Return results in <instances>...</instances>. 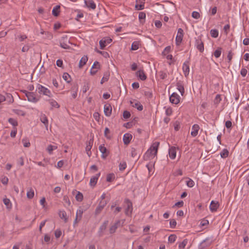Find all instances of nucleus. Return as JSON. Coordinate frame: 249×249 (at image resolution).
Listing matches in <instances>:
<instances>
[{
	"label": "nucleus",
	"instance_id": "f257e3e1",
	"mask_svg": "<svg viewBox=\"0 0 249 249\" xmlns=\"http://www.w3.org/2000/svg\"><path fill=\"white\" fill-rule=\"evenodd\" d=\"M160 143L156 142L150 147L145 153V155L149 159L153 158L157 155L158 152V147Z\"/></svg>",
	"mask_w": 249,
	"mask_h": 249
},
{
	"label": "nucleus",
	"instance_id": "f03ea898",
	"mask_svg": "<svg viewBox=\"0 0 249 249\" xmlns=\"http://www.w3.org/2000/svg\"><path fill=\"white\" fill-rule=\"evenodd\" d=\"M36 90L40 94H43L49 97H52L53 96L51 91L48 89L41 85L38 84L37 85Z\"/></svg>",
	"mask_w": 249,
	"mask_h": 249
},
{
	"label": "nucleus",
	"instance_id": "7ed1b4c3",
	"mask_svg": "<svg viewBox=\"0 0 249 249\" xmlns=\"http://www.w3.org/2000/svg\"><path fill=\"white\" fill-rule=\"evenodd\" d=\"M70 44H71V43L67 36H64L61 37L60 40V45L61 48L65 49H69L70 48Z\"/></svg>",
	"mask_w": 249,
	"mask_h": 249
},
{
	"label": "nucleus",
	"instance_id": "20e7f679",
	"mask_svg": "<svg viewBox=\"0 0 249 249\" xmlns=\"http://www.w3.org/2000/svg\"><path fill=\"white\" fill-rule=\"evenodd\" d=\"M25 93L28 101L35 103L39 101L34 92L25 91Z\"/></svg>",
	"mask_w": 249,
	"mask_h": 249
},
{
	"label": "nucleus",
	"instance_id": "39448f33",
	"mask_svg": "<svg viewBox=\"0 0 249 249\" xmlns=\"http://www.w3.org/2000/svg\"><path fill=\"white\" fill-rule=\"evenodd\" d=\"M124 203L126 205V207L125 209V213L127 215H129L132 213V204L128 199H125Z\"/></svg>",
	"mask_w": 249,
	"mask_h": 249
},
{
	"label": "nucleus",
	"instance_id": "423d86ee",
	"mask_svg": "<svg viewBox=\"0 0 249 249\" xmlns=\"http://www.w3.org/2000/svg\"><path fill=\"white\" fill-rule=\"evenodd\" d=\"M183 34V30L181 28L178 29L177 35L176 37V44L177 46H179L181 43Z\"/></svg>",
	"mask_w": 249,
	"mask_h": 249
},
{
	"label": "nucleus",
	"instance_id": "0eeeda50",
	"mask_svg": "<svg viewBox=\"0 0 249 249\" xmlns=\"http://www.w3.org/2000/svg\"><path fill=\"white\" fill-rule=\"evenodd\" d=\"M112 40L109 37H105L103 38L99 41V45L101 49H104L107 45L110 43Z\"/></svg>",
	"mask_w": 249,
	"mask_h": 249
},
{
	"label": "nucleus",
	"instance_id": "6e6552de",
	"mask_svg": "<svg viewBox=\"0 0 249 249\" xmlns=\"http://www.w3.org/2000/svg\"><path fill=\"white\" fill-rule=\"evenodd\" d=\"M107 204L106 200H101L99 203L98 206L95 209V214L97 215L101 213L103 209L106 206Z\"/></svg>",
	"mask_w": 249,
	"mask_h": 249
},
{
	"label": "nucleus",
	"instance_id": "1a4fd4ad",
	"mask_svg": "<svg viewBox=\"0 0 249 249\" xmlns=\"http://www.w3.org/2000/svg\"><path fill=\"white\" fill-rule=\"evenodd\" d=\"M169 100L172 104L177 105L180 101V97L177 93L174 92L170 96Z\"/></svg>",
	"mask_w": 249,
	"mask_h": 249
},
{
	"label": "nucleus",
	"instance_id": "9d476101",
	"mask_svg": "<svg viewBox=\"0 0 249 249\" xmlns=\"http://www.w3.org/2000/svg\"><path fill=\"white\" fill-rule=\"evenodd\" d=\"M182 70L184 76L186 77H187L190 72L189 61L188 60L185 61L183 64Z\"/></svg>",
	"mask_w": 249,
	"mask_h": 249
},
{
	"label": "nucleus",
	"instance_id": "9b49d317",
	"mask_svg": "<svg viewBox=\"0 0 249 249\" xmlns=\"http://www.w3.org/2000/svg\"><path fill=\"white\" fill-rule=\"evenodd\" d=\"M100 151L102 153L101 157L103 159H106L109 154V152L107 150L106 147H105L104 144H101L99 147Z\"/></svg>",
	"mask_w": 249,
	"mask_h": 249
},
{
	"label": "nucleus",
	"instance_id": "f8f14e48",
	"mask_svg": "<svg viewBox=\"0 0 249 249\" xmlns=\"http://www.w3.org/2000/svg\"><path fill=\"white\" fill-rule=\"evenodd\" d=\"M93 142V139H90L88 142H87V145L86 147V151L87 155L89 157L91 155V152L90 151L91 148L92 146Z\"/></svg>",
	"mask_w": 249,
	"mask_h": 249
},
{
	"label": "nucleus",
	"instance_id": "ddd939ff",
	"mask_svg": "<svg viewBox=\"0 0 249 249\" xmlns=\"http://www.w3.org/2000/svg\"><path fill=\"white\" fill-rule=\"evenodd\" d=\"M121 221L120 220H117L113 225L111 226L109 228V232L110 233H113L115 232L116 229L120 226H122L124 222L121 224Z\"/></svg>",
	"mask_w": 249,
	"mask_h": 249
},
{
	"label": "nucleus",
	"instance_id": "4468645a",
	"mask_svg": "<svg viewBox=\"0 0 249 249\" xmlns=\"http://www.w3.org/2000/svg\"><path fill=\"white\" fill-rule=\"evenodd\" d=\"M219 204L217 201L212 200L210 205V210L211 212H216L219 208Z\"/></svg>",
	"mask_w": 249,
	"mask_h": 249
},
{
	"label": "nucleus",
	"instance_id": "2eb2a0df",
	"mask_svg": "<svg viewBox=\"0 0 249 249\" xmlns=\"http://www.w3.org/2000/svg\"><path fill=\"white\" fill-rule=\"evenodd\" d=\"M104 113L107 116H110L112 112V107L110 104H107L104 105Z\"/></svg>",
	"mask_w": 249,
	"mask_h": 249
},
{
	"label": "nucleus",
	"instance_id": "dca6fc26",
	"mask_svg": "<svg viewBox=\"0 0 249 249\" xmlns=\"http://www.w3.org/2000/svg\"><path fill=\"white\" fill-rule=\"evenodd\" d=\"M84 3L86 6L89 9L94 10L96 8V4L93 0H85Z\"/></svg>",
	"mask_w": 249,
	"mask_h": 249
},
{
	"label": "nucleus",
	"instance_id": "f3484780",
	"mask_svg": "<svg viewBox=\"0 0 249 249\" xmlns=\"http://www.w3.org/2000/svg\"><path fill=\"white\" fill-rule=\"evenodd\" d=\"M177 150L176 148L174 146H172L169 149V155L171 159L174 160L176 157Z\"/></svg>",
	"mask_w": 249,
	"mask_h": 249
},
{
	"label": "nucleus",
	"instance_id": "a211bd4d",
	"mask_svg": "<svg viewBox=\"0 0 249 249\" xmlns=\"http://www.w3.org/2000/svg\"><path fill=\"white\" fill-rule=\"evenodd\" d=\"M199 126L197 124H195L192 126V131L191 132V135L195 137L198 134V132L199 129Z\"/></svg>",
	"mask_w": 249,
	"mask_h": 249
},
{
	"label": "nucleus",
	"instance_id": "6ab92c4d",
	"mask_svg": "<svg viewBox=\"0 0 249 249\" xmlns=\"http://www.w3.org/2000/svg\"><path fill=\"white\" fill-rule=\"evenodd\" d=\"M132 135L129 133H125L123 136V142L124 144H128L130 143L132 139Z\"/></svg>",
	"mask_w": 249,
	"mask_h": 249
},
{
	"label": "nucleus",
	"instance_id": "aec40b11",
	"mask_svg": "<svg viewBox=\"0 0 249 249\" xmlns=\"http://www.w3.org/2000/svg\"><path fill=\"white\" fill-rule=\"evenodd\" d=\"M108 223V221L106 220L100 227V228H99V230L98 231L99 235L100 236H102V235H103L102 232H103L104 231H105L106 229Z\"/></svg>",
	"mask_w": 249,
	"mask_h": 249
},
{
	"label": "nucleus",
	"instance_id": "412c9836",
	"mask_svg": "<svg viewBox=\"0 0 249 249\" xmlns=\"http://www.w3.org/2000/svg\"><path fill=\"white\" fill-rule=\"evenodd\" d=\"M40 120L43 124H44L46 129L48 130V120L46 115L44 114H42L40 117Z\"/></svg>",
	"mask_w": 249,
	"mask_h": 249
},
{
	"label": "nucleus",
	"instance_id": "4be33fe9",
	"mask_svg": "<svg viewBox=\"0 0 249 249\" xmlns=\"http://www.w3.org/2000/svg\"><path fill=\"white\" fill-rule=\"evenodd\" d=\"M100 173H99L96 174L95 176H93L90 178L89 183L91 186H94L95 185V184L97 183L98 179L99 177H100Z\"/></svg>",
	"mask_w": 249,
	"mask_h": 249
},
{
	"label": "nucleus",
	"instance_id": "5701e85b",
	"mask_svg": "<svg viewBox=\"0 0 249 249\" xmlns=\"http://www.w3.org/2000/svg\"><path fill=\"white\" fill-rule=\"evenodd\" d=\"M196 48L200 52H203L204 51V44L201 40H196Z\"/></svg>",
	"mask_w": 249,
	"mask_h": 249
},
{
	"label": "nucleus",
	"instance_id": "b1692460",
	"mask_svg": "<svg viewBox=\"0 0 249 249\" xmlns=\"http://www.w3.org/2000/svg\"><path fill=\"white\" fill-rule=\"evenodd\" d=\"M109 77H110L109 71H106L104 73V76L101 79V84H103L104 82L107 81L109 78Z\"/></svg>",
	"mask_w": 249,
	"mask_h": 249
},
{
	"label": "nucleus",
	"instance_id": "393cba45",
	"mask_svg": "<svg viewBox=\"0 0 249 249\" xmlns=\"http://www.w3.org/2000/svg\"><path fill=\"white\" fill-rule=\"evenodd\" d=\"M137 75L140 79L143 81L145 80L147 78L146 75L144 73L143 70H139L137 72Z\"/></svg>",
	"mask_w": 249,
	"mask_h": 249
},
{
	"label": "nucleus",
	"instance_id": "a878e982",
	"mask_svg": "<svg viewBox=\"0 0 249 249\" xmlns=\"http://www.w3.org/2000/svg\"><path fill=\"white\" fill-rule=\"evenodd\" d=\"M88 60V58L87 56L85 55L83 56L79 63V67L80 68H82L84 65H85L86 64Z\"/></svg>",
	"mask_w": 249,
	"mask_h": 249
},
{
	"label": "nucleus",
	"instance_id": "bb28decb",
	"mask_svg": "<svg viewBox=\"0 0 249 249\" xmlns=\"http://www.w3.org/2000/svg\"><path fill=\"white\" fill-rule=\"evenodd\" d=\"M130 103L132 104V107H136L139 111H142L143 109V106L140 102H137L134 104H133L132 102Z\"/></svg>",
	"mask_w": 249,
	"mask_h": 249
},
{
	"label": "nucleus",
	"instance_id": "cd10ccee",
	"mask_svg": "<svg viewBox=\"0 0 249 249\" xmlns=\"http://www.w3.org/2000/svg\"><path fill=\"white\" fill-rule=\"evenodd\" d=\"M145 14L144 12H140L139 14V19L141 23L143 24L145 22Z\"/></svg>",
	"mask_w": 249,
	"mask_h": 249
},
{
	"label": "nucleus",
	"instance_id": "c85d7f7f",
	"mask_svg": "<svg viewBox=\"0 0 249 249\" xmlns=\"http://www.w3.org/2000/svg\"><path fill=\"white\" fill-rule=\"evenodd\" d=\"M140 43L139 41H134L131 45V50L132 51L137 50L139 48Z\"/></svg>",
	"mask_w": 249,
	"mask_h": 249
},
{
	"label": "nucleus",
	"instance_id": "c756f323",
	"mask_svg": "<svg viewBox=\"0 0 249 249\" xmlns=\"http://www.w3.org/2000/svg\"><path fill=\"white\" fill-rule=\"evenodd\" d=\"M48 101L52 107L59 108L60 107V106L55 100L53 99H50Z\"/></svg>",
	"mask_w": 249,
	"mask_h": 249
},
{
	"label": "nucleus",
	"instance_id": "7c9ffc66",
	"mask_svg": "<svg viewBox=\"0 0 249 249\" xmlns=\"http://www.w3.org/2000/svg\"><path fill=\"white\" fill-rule=\"evenodd\" d=\"M60 6L59 5H56L55 7H53V11H52V14L54 16H57L59 15V9H60Z\"/></svg>",
	"mask_w": 249,
	"mask_h": 249
},
{
	"label": "nucleus",
	"instance_id": "2f4dec72",
	"mask_svg": "<svg viewBox=\"0 0 249 249\" xmlns=\"http://www.w3.org/2000/svg\"><path fill=\"white\" fill-rule=\"evenodd\" d=\"M4 204L6 205V208L8 209H10L12 208V204L9 199L4 198L3 200Z\"/></svg>",
	"mask_w": 249,
	"mask_h": 249
},
{
	"label": "nucleus",
	"instance_id": "473e14b6",
	"mask_svg": "<svg viewBox=\"0 0 249 249\" xmlns=\"http://www.w3.org/2000/svg\"><path fill=\"white\" fill-rule=\"evenodd\" d=\"M62 77L63 79L67 83H70L71 81V76L67 72H64L63 74Z\"/></svg>",
	"mask_w": 249,
	"mask_h": 249
},
{
	"label": "nucleus",
	"instance_id": "72a5a7b5",
	"mask_svg": "<svg viewBox=\"0 0 249 249\" xmlns=\"http://www.w3.org/2000/svg\"><path fill=\"white\" fill-rule=\"evenodd\" d=\"M229 151L227 149H224L220 152V156L222 158L225 159L229 156Z\"/></svg>",
	"mask_w": 249,
	"mask_h": 249
},
{
	"label": "nucleus",
	"instance_id": "f704fd0d",
	"mask_svg": "<svg viewBox=\"0 0 249 249\" xmlns=\"http://www.w3.org/2000/svg\"><path fill=\"white\" fill-rule=\"evenodd\" d=\"M115 176L114 174L110 173L107 175V182H112L115 179Z\"/></svg>",
	"mask_w": 249,
	"mask_h": 249
},
{
	"label": "nucleus",
	"instance_id": "c9c22d12",
	"mask_svg": "<svg viewBox=\"0 0 249 249\" xmlns=\"http://www.w3.org/2000/svg\"><path fill=\"white\" fill-rule=\"evenodd\" d=\"M188 243V240L187 239H184L182 242L180 243L178 245L179 249H183Z\"/></svg>",
	"mask_w": 249,
	"mask_h": 249
},
{
	"label": "nucleus",
	"instance_id": "e433bc0d",
	"mask_svg": "<svg viewBox=\"0 0 249 249\" xmlns=\"http://www.w3.org/2000/svg\"><path fill=\"white\" fill-rule=\"evenodd\" d=\"M211 36L212 37L216 38L218 36V31L216 29H212L210 31Z\"/></svg>",
	"mask_w": 249,
	"mask_h": 249
},
{
	"label": "nucleus",
	"instance_id": "4c0bfd02",
	"mask_svg": "<svg viewBox=\"0 0 249 249\" xmlns=\"http://www.w3.org/2000/svg\"><path fill=\"white\" fill-rule=\"evenodd\" d=\"M34 196V191L32 189H30L27 192V197L29 199H32Z\"/></svg>",
	"mask_w": 249,
	"mask_h": 249
},
{
	"label": "nucleus",
	"instance_id": "58836bf2",
	"mask_svg": "<svg viewBox=\"0 0 249 249\" xmlns=\"http://www.w3.org/2000/svg\"><path fill=\"white\" fill-rule=\"evenodd\" d=\"M8 122L14 127L17 126L18 125L17 121L12 118H10L8 119Z\"/></svg>",
	"mask_w": 249,
	"mask_h": 249
},
{
	"label": "nucleus",
	"instance_id": "ea45409f",
	"mask_svg": "<svg viewBox=\"0 0 249 249\" xmlns=\"http://www.w3.org/2000/svg\"><path fill=\"white\" fill-rule=\"evenodd\" d=\"M75 199L77 201L81 202L83 199V195L80 192H78L77 195L75 196Z\"/></svg>",
	"mask_w": 249,
	"mask_h": 249
},
{
	"label": "nucleus",
	"instance_id": "a19ab883",
	"mask_svg": "<svg viewBox=\"0 0 249 249\" xmlns=\"http://www.w3.org/2000/svg\"><path fill=\"white\" fill-rule=\"evenodd\" d=\"M177 89L180 92L181 95H183L184 92V89L183 86L179 83H177Z\"/></svg>",
	"mask_w": 249,
	"mask_h": 249
},
{
	"label": "nucleus",
	"instance_id": "79ce46f5",
	"mask_svg": "<svg viewBox=\"0 0 249 249\" xmlns=\"http://www.w3.org/2000/svg\"><path fill=\"white\" fill-rule=\"evenodd\" d=\"M59 216L61 219H64V221L65 222H67V218L66 217L67 214H66V213L64 211H60L59 212Z\"/></svg>",
	"mask_w": 249,
	"mask_h": 249
},
{
	"label": "nucleus",
	"instance_id": "37998d69",
	"mask_svg": "<svg viewBox=\"0 0 249 249\" xmlns=\"http://www.w3.org/2000/svg\"><path fill=\"white\" fill-rule=\"evenodd\" d=\"M56 149H57V146L52 145L51 144L49 145L47 147V151L50 154H51L52 153L53 151Z\"/></svg>",
	"mask_w": 249,
	"mask_h": 249
},
{
	"label": "nucleus",
	"instance_id": "c03bdc74",
	"mask_svg": "<svg viewBox=\"0 0 249 249\" xmlns=\"http://www.w3.org/2000/svg\"><path fill=\"white\" fill-rule=\"evenodd\" d=\"M177 236L175 234H171L168 237V241L170 243H173L175 242Z\"/></svg>",
	"mask_w": 249,
	"mask_h": 249
},
{
	"label": "nucleus",
	"instance_id": "a18cd8bd",
	"mask_svg": "<svg viewBox=\"0 0 249 249\" xmlns=\"http://www.w3.org/2000/svg\"><path fill=\"white\" fill-rule=\"evenodd\" d=\"M159 74L160 78L162 80H163V79L166 78L167 77V74L166 72H165L163 71H160L159 72Z\"/></svg>",
	"mask_w": 249,
	"mask_h": 249
},
{
	"label": "nucleus",
	"instance_id": "49530a36",
	"mask_svg": "<svg viewBox=\"0 0 249 249\" xmlns=\"http://www.w3.org/2000/svg\"><path fill=\"white\" fill-rule=\"evenodd\" d=\"M214 55L216 58H218L220 57L221 54V48H219L216 49L214 52Z\"/></svg>",
	"mask_w": 249,
	"mask_h": 249
},
{
	"label": "nucleus",
	"instance_id": "de8ad7c7",
	"mask_svg": "<svg viewBox=\"0 0 249 249\" xmlns=\"http://www.w3.org/2000/svg\"><path fill=\"white\" fill-rule=\"evenodd\" d=\"M186 185L190 188L193 187L195 185V182L191 178H189L186 181Z\"/></svg>",
	"mask_w": 249,
	"mask_h": 249
},
{
	"label": "nucleus",
	"instance_id": "09e8293b",
	"mask_svg": "<svg viewBox=\"0 0 249 249\" xmlns=\"http://www.w3.org/2000/svg\"><path fill=\"white\" fill-rule=\"evenodd\" d=\"M84 213V211L83 209L79 208L77 210L76 215L79 217V218L81 219L82 217V215Z\"/></svg>",
	"mask_w": 249,
	"mask_h": 249
},
{
	"label": "nucleus",
	"instance_id": "8fccbe9b",
	"mask_svg": "<svg viewBox=\"0 0 249 249\" xmlns=\"http://www.w3.org/2000/svg\"><path fill=\"white\" fill-rule=\"evenodd\" d=\"M131 156L133 158H137L139 157L138 156L137 149L133 147L131 148Z\"/></svg>",
	"mask_w": 249,
	"mask_h": 249
},
{
	"label": "nucleus",
	"instance_id": "3c124183",
	"mask_svg": "<svg viewBox=\"0 0 249 249\" xmlns=\"http://www.w3.org/2000/svg\"><path fill=\"white\" fill-rule=\"evenodd\" d=\"M119 170L120 171H123L124 170L126 167V163L124 161V162H121L119 164Z\"/></svg>",
	"mask_w": 249,
	"mask_h": 249
},
{
	"label": "nucleus",
	"instance_id": "603ef678",
	"mask_svg": "<svg viewBox=\"0 0 249 249\" xmlns=\"http://www.w3.org/2000/svg\"><path fill=\"white\" fill-rule=\"evenodd\" d=\"M221 101V98L220 94H217L215 97L214 100V103L215 104H218Z\"/></svg>",
	"mask_w": 249,
	"mask_h": 249
},
{
	"label": "nucleus",
	"instance_id": "864d4df0",
	"mask_svg": "<svg viewBox=\"0 0 249 249\" xmlns=\"http://www.w3.org/2000/svg\"><path fill=\"white\" fill-rule=\"evenodd\" d=\"M247 73H248V70L245 68H242L241 70H240V74L241 75V76L243 77H245L247 74Z\"/></svg>",
	"mask_w": 249,
	"mask_h": 249
},
{
	"label": "nucleus",
	"instance_id": "5fc2aeb1",
	"mask_svg": "<svg viewBox=\"0 0 249 249\" xmlns=\"http://www.w3.org/2000/svg\"><path fill=\"white\" fill-rule=\"evenodd\" d=\"M92 69H97V70H99L100 69V65L99 64V63L96 61L94 62L92 67H91Z\"/></svg>",
	"mask_w": 249,
	"mask_h": 249
},
{
	"label": "nucleus",
	"instance_id": "6e6d98bb",
	"mask_svg": "<svg viewBox=\"0 0 249 249\" xmlns=\"http://www.w3.org/2000/svg\"><path fill=\"white\" fill-rule=\"evenodd\" d=\"M144 2H142H142L140 4H136V5H135L136 9L137 10H142L143 9H144Z\"/></svg>",
	"mask_w": 249,
	"mask_h": 249
},
{
	"label": "nucleus",
	"instance_id": "4d7b16f0",
	"mask_svg": "<svg viewBox=\"0 0 249 249\" xmlns=\"http://www.w3.org/2000/svg\"><path fill=\"white\" fill-rule=\"evenodd\" d=\"M23 146L25 147H28L30 146V142L27 139H23L22 140Z\"/></svg>",
	"mask_w": 249,
	"mask_h": 249
},
{
	"label": "nucleus",
	"instance_id": "13d9d810",
	"mask_svg": "<svg viewBox=\"0 0 249 249\" xmlns=\"http://www.w3.org/2000/svg\"><path fill=\"white\" fill-rule=\"evenodd\" d=\"M192 16L195 19H198L200 18V14L196 11H194L192 13Z\"/></svg>",
	"mask_w": 249,
	"mask_h": 249
},
{
	"label": "nucleus",
	"instance_id": "bf43d9fd",
	"mask_svg": "<svg viewBox=\"0 0 249 249\" xmlns=\"http://www.w3.org/2000/svg\"><path fill=\"white\" fill-rule=\"evenodd\" d=\"M177 225V222L175 219H172L170 221V226L171 228H175Z\"/></svg>",
	"mask_w": 249,
	"mask_h": 249
},
{
	"label": "nucleus",
	"instance_id": "052dcab7",
	"mask_svg": "<svg viewBox=\"0 0 249 249\" xmlns=\"http://www.w3.org/2000/svg\"><path fill=\"white\" fill-rule=\"evenodd\" d=\"M62 234V232L60 230L57 229L54 232V235L56 238H58Z\"/></svg>",
	"mask_w": 249,
	"mask_h": 249
},
{
	"label": "nucleus",
	"instance_id": "680f3d73",
	"mask_svg": "<svg viewBox=\"0 0 249 249\" xmlns=\"http://www.w3.org/2000/svg\"><path fill=\"white\" fill-rule=\"evenodd\" d=\"M130 117V113L128 111L125 110L123 112V117L124 119H128Z\"/></svg>",
	"mask_w": 249,
	"mask_h": 249
},
{
	"label": "nucleus",
	"instance_id": "e2e57ef3",
	"mask_svg": "<svg viewBox=\"0 0 249 249\" xmlns=\"http://www.w3.org/2000/svg\"><path fill=\"white\" fill-rule=\"evenodd\" d=\"M63 201L65 203H67L68 206H70L71 205V201L67 196H64L63 198Z\"/></svg>",
	"mask_w": 249,
	"mask_h": 249
},
{
	"label": "nucleus",
	"instance_id": "0e129e2a",
	"mask_svg": "<svg viewBox=\"0 0 249 249\" xmlns=\"http://www.w3.org/2000/svg\"><path fill=\"white\" fill-rule=\"evenodd\" d=\"M233 55V53H232L231 51H230L229 52L228 55H227V57H228V59L229 60L228 62L230 63H231V61Z\"/></svg>",
	"mask_w": 249,
	"mask_h": 249
},
{
	"label": "nucleus",
	"instance_id": "69168bd1",
	"mask_svg": "<svg viewBox=\"0 0 249 249\" xmlns=\"http://www.w3.org/2000/svg\"><path fill=\"white\" fill-rule=\"evenodd\" d=\"M89 86L88 84H85L83 87L82 91L84 93H86L89 89Z\"/></svg>",
	"mask_w": 249,
	"mask_h": 249
},
{
	"label": "nucleus",
	"instance_id": "338daca9",
	"mask_svg": "<svg viewBox=\"0 0 249 249\" xmlns=\"http://www.w3.org/2000/svg\"><path fill=\"white\" fill-rule=\"evenodd\" d=\"M165 113L167 116H170L172 113V109L170 107H168L165 110Z\"/></svg>",
	"mask_w": 249,
	"mask_h": 249
},
{
	"label": "nucleus",
	"instance_id": "774afa93",
	"mask_svg": "<svg viewBox=\"0 0 249 249\" xmlns=\"http://www.w3.org/2000/svg\"><path fill=\"white\" fill-rule=\"evenodd\" d=\"M225 126L227 128H231L232 126V123L231 121H227L225 123Z\"/></svg>",
	"mask_w": 249,
	"mask_h": 249
}]
</instances>
